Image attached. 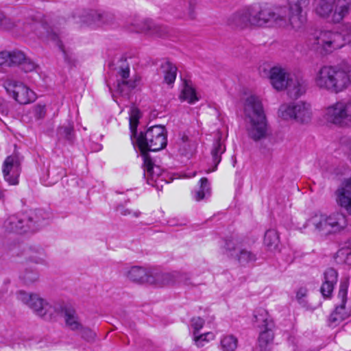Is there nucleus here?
<instances>
[{
    "label": "nucleus",
    "mask_w": 351,
    "mask_h": 351,
    "mask_svg": "<svg viewBox=\"0 0 351 351\" xmlns=\"http://www.w3.org/2000/svg\"><path fill=\"white\" fill-rule=\"evenodd\" d=\"M10 66L21 65L26 58L24 53L21 51H13L10 52Z\"/></svg>",
    "instance_id": "nucleus-39"
},
{
    "label": "nucleus",
    "mask_w": 351,
    "mask_h": 351,
    "mask_svg": "<svg viewBox=\"0 0 351 351\" xmlns=\"http://www.w3.org/2000/svg\"><path fill=\"white\" fill-rule=\"evenodd\" d=\"M215 337V335L213 332H208L200 335H194L193 341L197 347H203L206 345V343L213 340Z\"/></svg>",
    "instance_id": "nucleus-36"
},
{
    "label": "nucleus",
    "mask_w": 351,
    "mask_h": 351,
    "mask_svg": "<svg viewBox=\"0 0 351 351\" xmlns=\"http://www.w3.org/2000/svg\"><path fill=\"white\" fill-rule=\"evenodd\" d=\"M323 117L328 123L340 128L351 127V99H341L324 110Z\"/></svg>",
    "instance_id": "nucleus-10"
},
{
    "label": "nucleus",
    "mask_w": 351,
    "mask_h": 351,
    "mask_svg": "<svg viewBox=\"0 0 351 351\" xmlns=\"http://www.w3.org/2000/svg\"><path fill=\"white\" fill-rule=\"evenodd\" d=\"M351 1L315 0L314 10L317 15L334 23H340L349 13Z\"/></svg>",
    "instance_id": "nucleus-6"
},
{
    "label": "nucleus",
    "mask_w": 351,
    "mask_h": 351,
    "mask_svg": "<svg viewBox=\"0 0 351 351\" xmlns=\"http://www.w3.org/2000/svg\"><path fill=\"white\" fill-rule=\"evenodd\" d=\"M336 202L348 216H351V177L346 179L335 192Z\"/></svg>",
    "instance_id": "nucleus-18"
},
{
    "label": "nucleus",
    "mask_w": 351,
    "mask_h": 351,
    "mask_svg": "<svg viewBox=\"0 0 351 351\" xmlns=\"http://www.w3.org/2000/svg\"><path fill=\"white\" fill-rule=\"evenodd\" d=\"M10 52H0V65L10 66Z\"/></svg>",
    "instance_id": "nucleus-52"
},
{
    "label": "nucleus",
    "mask_w": 351,
    "mask_h": 351,
    "mask_svg": "<svg viewBox=\"0 0 351 351\" xmlns=\"http://www.w3.org/2000/svg\"><path fill=\"white\" fill-rule=\"evenodd\" d=\"M317 88L331 93L343 92L351 86V69L348 66H323L315 73Z\"/></svg>",
    "instance_id": "nucleus-2"
},
{
    "label": "nucleus",
    "mask_w": 351,
    "mask_h": 351,
    "mask_svg": "<svg viewBox=\"0 0 351 351\" xmlns=\"http://www.w3.org/2000/svg\"><path fill=\"white\" fill-rule=\"evenodd\" d=\"M133 31L149 36L163 37L167 34L165 27L156 25L150 20H143L134 25Z\"/></svg>",
    "instance_id": "nucleus-19"
},
{
    "label": "nucleus",
    "mask_w": 351,
    "mask_h": 351,
    "mask_svg": "<svg viewBox=\"0 0 351 351\" xmlns=\"http://www.w3.org/2000/svg\"><path fill=\"white\" fill-rule=\"evenodd\" d=\"M338 279V274L333 268L327 269L324 273L323 282L330 285H336Z\"/></svg>",
    "instance_id": "nucleus-40"
},
{
    "label": "nucleus",
    "mask_w": 351,
    "mask_h": 351,
    "mask_svg": "<svg viewBox=\"0 0 351 351\" xmlns=\"http://www.w3.org/2000/svg\"><path fill=\"white\" fill-rule=\"evenodd\" d=\"M335 285H330L329 283H322L321 287V293L324 298H330L333 291Z\"/></svg>",
    "instance_id": "nucleus-44"
},
{
    "label": "nucleus",
    "mask_w": 351,
    "mask_h": 351,
    "mask_svg": "<svg viewBox=\"0 0 351 351\" xmlns=\"http://www.w3.org/2000/svg\"><path fill=\"white\" fill-rule=\"evenodd\" d=\"M64 320L66 326L73 330H77L80 328H82V324L78 320L75 311L73 309L69 308L65 310Z\"/></svg>",
    "instance_id": "nucleus-28"
},
{
    "label": "nucleus",
    "mask_w": 351,
    "mask_h": 351,
    "mask_svg": "<svg viewBox=\"0 0 351 351\" xmlns=\"http://www.w3.org/2000/svg\"><path fill=\"white\" fill-rule=\"evenodd\" d=\"M348 217L341 212L330 215L317 213L306 221L308 227L313 228L322 236L336 235L343 232L348 227Z\"/></svg>",
    "instance_id": "nucleus-4"
},
{
    "label": "nucleus",
    "mask_w": 351,
    "mask_h": 351,
    "mask_svg": "<svg viewBox=\"0 0 351 351\" xmlns=\"http://www.w3.org/2000/svg\"><path fill=\"white\" fill-rule=\"evenodd\" d=\"M287 12L286 7L271 10L258 3L251 5L252 25L263 26L271 23L279 27L285 26L287 25Z\"/></svg>",
    "instance_id": "nucleus-8"
},
{
    "label": "nucleus",
    "mask_w": 351,
    "mask_h": 351,
    "mask_svg": "<svg viewBox=\"0 0 351 351\" xmlns=\"http://www.w3.org/2000/svg\"><path fill=\"white\" fill-rule=\"evenodd\" d=\"M7 93L20 104H27L36 99V94L23 82L8 78L3 82Z\"/></svg>",
    "instance_id": "nucleus-12"
},
{
    "label": "nucleus",
    "mask_w": 351,
    "mask_h": 351,
    "mask_svg": "<svg viewBox=\"0 0 351 351\" xmlns=\"http://www.w3.org/2000/svg\"><path fill=\"white\" fill-rule=\"evenodd\" d=\"M189 19H193L194 18V14H193V11H191L189 14V16H188Z\"/></svg>",
    "instance_id": "nucleus-57"
},
{
    "label": "nucleus",
    "mask_w": 351,
    "mask_h": 351,
    "mask_svg": "<svg viewBox=\"0 0 351 351\" xmlns=\"http://www.w3.org/2000/svg\"><path fill=\"white\" fill-rule=\"evenodd\" d=\"M3 188V184L1 182H0V200L3 198V192L1 191V189Z\"/></svg>",
    "instance_id": "nucleus-56"
},
{
    "label": "nucleus",
    "mask_w": 351,
    "mask_h": 351,
    "mask_svg": "<svg viewBox=\"0 0 351 351\" xmlns=\"http://www.w3.org/2000/svg\"><path fill=\"white\" fill-rule=\"evenodd\" d=\"M341 144L344 147V149L348 154V158L351 162V138H343L341 140Z\"/></svg>",
    "instance_id": "nucleus-46"
},
{
    "label": "nucleus",
    "mask_w": 351,
    "mask_h": 351,
    "mask_svg": "<svg viewBox=\"0 0 351 351\" xmlns=\"http://www.w3.org/2000/svg\"><path fill=\"white\" fill-rule=\"evenodd\" d=\"M42 210L21 213L10 216L3 223L7 232L25 233L37 229L36 224L43 219Z\"/></svg>",
    "instance_id": "nucleus-9"
},
{
    "label": "nucleus",
    "mask_w": 351,
    "mask_h": 351,
    "mask_svg": "<svg viewBox=\"0 0 351 351\" xmlns=\"http://www.w3.org/2000/svg\"><path fill=\"white\" fill-rule=\"evenodd\" d=\"M58 182L56 177H41L40 182L45 186H51Z\"/></svg>",
    "instance_id": "nucleus-50"
},
{
    "label": "nucleus",
    "mask_w": 351,
    "mask_h": 351,
    "mask_svg": "<svg viewBox=\"0 0 351 351\" xmlns=\"http://www.w3.org/2000/svg\"><path fill=\"white\" fill-rule=\"evenodd\" d=\"M254 322L261 329L273 327V322L267 311L264 308L257 310L254 315Z\"/></svg>",
    "instance_id": "nucleus-26"
},
{
    "label": "nucleus",
    "mask_w": 351,
    "mask_h": 351,
    "mask_svg": "<svg viewBox=\"0 0 351 351\" xmlns=\"http://www.w3.org/2000/svg\"><path fill=\"white\" fill-rule=\"evenodd\" d=\"M340 256H345L344 261L351 266V240L348 250H341L339 252Z\"/></svg>",
    "instance_id": "nucleus-48"
},
{
    "label": "nucleus",
    "mask_w": 351,
    "mask_h": 351,
    "mask_svg": "<svg viewBox=\"0 0 351 351\" xmlns=\"http://www.w3.org/2000/svg\"><path fill=\"white\" fill-rule=\"evenodd\" d=\"M204 324V320L199 317H193L191 321V326L193 329V336L197 335Z\"/></svg>",
    "instance_id": "nucleus-41"
},
{
    "label": "nucleus",
    "mask_w": 351,
    "mask_h": 351,
    "mask_svg": "<svg viewBox=\"0 0 351 351\" xmlns=\"http://www.w3.org/2000/svg\"><path fill=\"white\" fill-rule=\"evenodd\" d=\"M17 298L27 304L38 316L48 318L53 313V306L45 299L36 293H27L20 291L17 293Z\"/></svg>",
    "instance_id": "nucleus-13"
},
{
    "label": "nucleus",
    "mask_w": 351,
    "mask_h": 351,
    "mask_svg": "<svg viewBox=\"0 0 351 351\" xmlns=\"http://www.w3.org/2000/svg\"><path fill=\"white\" fill-rule=\"evenodd\" d=\"M47 36L53 40H57L58 41V43L59 44V40H58V36L54 34V33H52L51 32H47Z\"/></svg>",
    "instance_id": "nucleus-55"
},
{
    "label": "nucleus",
    "mask_w": 351,
    "mask_h": 351,
    "mask_svg": "<svg viewBox=\"0 0 351 351\" xmlns=\"http://www.w3.org/2000/svg\"><path fill=\"white\" fill-rule=\"evenodd\" d=\"M269 79L276 90L287 89L291 98H298L305 93L306 85L302 79L293 77L287 69L274 66L269 71Z\"/></svg>",
    "instance_id": "nucleus-5"
},
{
    "label": "nucleus",
    "mask_w": 351,
    "mask_h": 351,
    "mask_svg": "<svg viewBox=\"0 0 351 351\" xmlns=\"http://www.w3.org/2000/svg\"><path fill=\"white\" fill-rule=\"evenodd\" d=\"M147 183L157 190H162L164 184L169 183L171 181L165 180L162 177H145Z\"/></svg>",
    "instance_id": "nucleus-38"
},
{
    "label": "nucleus",
    "mask_w": 351,
    "mask_h": 351,
    "mask_svg": "<svg viewBox=\"0 0 351 351\" xmlns=\"http://www.w3.org/2000/svg\"><path fill=\"white\" fill-rule=\"evenodd\" d=\"M226 24L232 29H243L253 26L251 5L246 6L232 13L226 19Z\"/></svg>",
    "instance_id": "nucleus-16"
},
{
    "label": "nucleus",
    "mask_w": 351,
    "mask_h": 351,
    "mask_svg": "<svg viewBox=\"0 0 351 351\" xmlns=\"http://www.w3.org/2000/svg\"><path fill=\"white\" fill-rule=\"evenodd\" d=\"M308 290L306 287H300L296 291V300L302 305L306 304V298L307 297Z\"/></svg>",
    "instance_id": "nucleus-42"
},
{
    "label": "nucleus",
    "mask_w": 351,
    "mask_h": 351,
    "mask_svg": "<svg viewBox=\"0 0 351 351\" xmlns=\"http://www.w3.org/2000/svg\"><path fill=\"white\" fill-rule=\"evenodd\" d=\"M225 151V146L220 140H217L213 143L211 150V157L213 165L208 168H204L201 170V173H210L214 171L221 161V156Z\"/></svg>",
    "instance_id": "nucleus-22"
},
{
    "label": "nucleus",
    "mask_w": 351,
    "mask_h": 351,
    "mask_svg": "<svg viewBox=\"0 0 351 351\" xmlns=\"http://www.w3.org/2000/svg\"><path fill=\"white\" fill-rule=\"evenodd\" d=\"M295 104L285 103L280 106L278 111V117L284 120H294L295 117Z\"/></svg>",
    "instance_id": "nucleus-27"
},
{
    "label": "nucleus",
    "mask_w": 351,
    "mask_h": 351,
    "mask_svg": "<svg viewBox=\"0 0 351 351\" xmlns=\"http://www.w3.org/2000/svg\"><path fill=\"white\" fill-rule=\"evenodd\" d=\"M127 278L137 283H147L162 287L173 283V276L162 274L154 268L134 266L128 269Z\"/></svg>",
    "instance_id": "nucleus-7"
},
{
    "label": "nucleus",
    "mask_w": 351,
    "mask_h": 351,
    "mask_svg": "<svg viewBox=\"0 0 351 351\" xmlns=\"http://www.w3.org/2000/svg\"><path fill=\"white\" fill-rule=\"evenodd\" d=\"M119 74L121 76L122 80L120 82L119 81L118 84L119 83L121 84L123 81H128L127 79L130 76V68H129V66H127L126 67L121 68L119 71Z\"/></svg>",
    "instance_id": "nucleus-51"
},
{
    "label": "nucleus",
    "mask_w": 351,
    "mask_h": 351,
    "mask_svg": "<svg viewBox=\"0 0 351 351\" xmlns=\"http://www.w3.org/2000/svg\"><path fill=\"white\" fill-rule=\"evenodd\" d=\"M185 139L186 140V139H187V137H186V136H184L182 137V140L184 141H185Z\"/></svg>",
    "instance_id": "nucleus-58"
},
{
    "label": "nucleus",
    "mask_w": 351,
    "mask_h": 351,
    "mask_svg": "<svg viewBox=\"0 0 351 351\" xmlns=\"http://www.w3.org/2000/svg\"><path fill=\"white\" fill-rule=\"evenodd\" d=\"M314 39L316 48L322 49L326 53L342 47L344 45L343 40L351 46V27L350 33L344 38L340 34L330 31H322L319 33V35L315 36Z\"/></svg>",
    "instance_id": "nucleus-11"
},
{
    "label": "nucleus",
    "mask_w": 351,
    "mask_h": 351,
    "mask_svg": "<svg viewBox=\"0 0 351 351\" xmlns=\"http://www.w3.org/2000/svg\"><path fill=\"white\" fill-rule=\"evenodd\" d=\"M8 185H16L19 184L18 177H3Z\"/></svg>",
    "instance_id": "nucleus-54"
},
{
    "label": "nucleus",
    "mask_w": 351,
    "mask_h": 351,
    "mask_svg": "<svg viewBox=\"0 0 351 351\" xmlns=\"http://www.w3.org/2000/svg\"><path fill=\"white\" fill-rule=\"evenodd\" d=\"M226 248L231 252V256L237 257L241 263H247L256 260V256L251 252L241 248L236 239L226 241Z\"/></svg>",
    "instance_id": "nucleus-20"
},
{
    "label": "nucleus",
    "mask_w": 351,
    "mask_h": 351,
    "mask_svg": "<svg viewBox=\"0 0 351 351\" xmlns=\"http://www.w3.org/2000/svg\"><path fill=\"white\" fill-rule=\"evenodd\" d=\"M180 99L181 101H186L190 104H195L199 100L195 90L190 82H184L183 88L180 95Z\"/></svg>",
    "instance_id": "nucleus-24"
},
{
    "label": "nucleus",
    "mask_w": 351,
    "mask_h": 351,
    "mask_svg": "<svg viewBox=\"0 0 351 351\" xmlns=\"http://www.w3.org/2000/svg\"><path fill=\"white\" fill-rule=\"evenodd\" d=\"M78 17L79 23L93 27L109 24L113 19L111 14L97 10H84Z\"/></svg>",
    "instance_id": "nucleus-15"
},
{
    "label": "nucleus",
    "mask_w": 351,
    "mask_h": 351,
    "mask_svg": "<svg viewBox=\"0 0 351 351\" xmlns=\"http://www.w3.org/2000/svg\"><path fill=\"white\" fill-rule=\"evenodd\" d=\"M78 330H80L82 337L87 341L93 340L96 336L95 333L88 328H85L82 326Z\"/></svg>",
    "instance_id": "nucleus-43"
},
{
    "label": "nucleus",
    "mask_w": 351,
    "mask_h": 351,
    "mask_svg": "<svg viewBox=\"0 0 351 351\" xmlns=\"http://www.w3.org/2000/svg\"><path fill=\"white\" fill-rule=\"evenodd\" d=\"M305 0H298L287 8V22L289 21L292 28L298 30L302 28L306 22V14L303 12L302 4Z\"/></svg>",
    "instance_id": "nucleus-17"
},
{
    "label": "nucleus",
    "mask_w": 351,
    "mask_h": 351,
    "mask_svg": "<svg viewBox=\"0 0 351 351\" xmlns=\"http://www.w3.org/2000/svg\"><path fill=\"white\" fill-rule=\"evenodd\" d=\"M57 135L60 141H72L75 136L73 125L68 123L67 124L58 127Z\"/></svg>",
    "instance_id": "nucleus-29"
},
{
    "label": "nucleus",
    "mask_w": 351,
    "mask_h": 351,
    "mask_svg": "<svg viewBox=\"0 0 351 351\" xmlns=\"http://www.w3.org/2000/svg\"><path fill=\"white\" fill-rule=\"evenodd\" d=\"M10 27V20L0 11V27L9 29Z\"/></svg>",
    "instance_id": "nucleus-53"
},
{
    "label": "nucleus",
    "mask_w": 351,
    "mask_h": 351,
    "mask_svg": "<svg viewBox=\"0 0 351 351\" xmlns=\"http://www.w3.org/2000/svg\"><path fill=\"white\" fill-rule=\"evenodd\" d=\"M137 143L143 160L144 174L160 176V173L155 170L159 169V167L154 164L147 152H158L166 147L167 139L165 127L154 125L148 128L138 137Z\"/></svg>",
    "instance_id": "nucleus-1"
},
{
    "label": "nucleus",
    "mask_w": 351,
    "mask_h": 351,
    "mask_svg": "<svg viewBox=\"0 0 351 351\" xmlns=\"http://www.w3.org/2000/svg\"><path fill=\"white\" fill-rule=\"evenodd\" d=\"M295 121L300 123H309L313 117V112L310 104L304 101H298L295 104Z\"/></svg>",
    "instance_id": "nucleus-21"
},
{
    "label": "nucleus",
    "mask_w": 351,
    "mask_h": 351,
    "mask_svg": "<svg viewBox=\"0 0 351 351\" xmlns=\"http://www.w3.org/2000/svg\"><path fill=\"white\" fill-rule=\"evenodd\" d=\"M21 66L25 72H31L34 71L36 68L35 64L27 58H25Z\"/></svg>",
    "instance_id": "nucleus-45"
},
{
    "label": "nucleus",
    "mask_w": 351,
    "mask_h": 351,
    "mask_svg": "<svg viewBox=\"0 0 351 351\" xmlns=\"http://www.w3.org/2000/svg\"><path fill=\"white\" fill-rule=\"evenodd\" d=\"M1 104H2V100H1V99L0 98V106H1Z\"/></svg>",
    "instance_id": "nucleus-59"
},
{
    "label": "nucleus",
    "mask_w": 351,
    "mask_h": 351,
    "mask_svg": "<svg viewBox=\"0 0 351 351\" xmlns=\"http://www.w3.org/2000/svg\"><path fill=\"white\" fill-rule=\"evenodd\" d=\"M20 165L21 160L19 156L14 154L8 156L3 165V175L9 176L10 173L13 174L19 173Z\"/></svg>",
    "instance_id": "nucleus-23"
},
{
    "label": "nucleus",
    "mask_w": 351,
    "mask_h": 351,
    "mask_svg": "<svg viewBox=\"0 0 351 351\" xmlns=\"http://www.w3.org/2000/svg\"><path fill=\"white\" fill-rule=\"evenodd\" d=\"M140 118V111L136 108H132L130 109V129L132 133V135H134L136 132V128L138 124V121Z\"/></svg>",
    "instance_id": "nucleus-35"
},
{
    "label": "nucleus",
    "mask_w": 351,
    "mask_h": 351,
    "mask_svg": "<svg viewBox=\"0 0 351 351\" xmlns=\"http://www.w3.org/2000/svg\"><path fill=\"white\" fill-rule=\"evenodd\" d=\"M274 340V332L272 327L263 328L260 332L258 343L261 348H266L268 345L271 344Z\"/></svg>",
    "instance_id": "nucleus-33"
},
{
    "label": "nucleus",
    "mask_w": 351,
    "mask_h": 351,
    "mask_svg": "<svg viewBox=\"0 0 351 351\" xmlns=\"http://www.w3.org/2000/svg\"><path fill=\"white\" fill-rule=\"evenodd\" d=\"M200 186L199 190H197L193 193V198L195 200L199 202L207 195H210V187L206 178H202L199 180Z\"/></svg>",
    "instance_id": "nucleus-31"
},
{
    "label": "nucleus",
    "mask_w": 351,
    "mask_h": 351,
    "mask_svg": "<svg viewBox=\"0 0 351 351\" xmlns=\"http://www.w3.org/2000/svg\"><path fill=\"white\" fill-rule=\"evenodd\" d=\"M163 69L165 73V81L169 84L173 83L176 78V66L171 62H167L163 64Z\"/></svg>",
    "instance_id": "nucleus-34"
},
{
    "label": "nucleus",
    "mask_w": 351,
    "mask_h": 351,
    "mask_svg": "<svg viewBox=\"0 0 351 351\" xmlns=\"http://www.w3.org/2000/svg\"><path fill=\"white\" fill-rule=\"evenodd\" d=\"M118 211L124 216L132 215L134 217H138L141 215V212L138 210H132L124 208H118Z\"/></svg>",
    "instance_id": "nucleus-49"
},
{
    "label": "nucleus",
    "mask_w": 351,
    "mask_h": 351,
    "mask_svg": "<svg viewBox=\"0 0 351 351\" xmlns=\"http://www.w3.org/2000/svg\"><path fill=\"white\" fill-rule=\"evenodd\" d=\"M263 243L268 250H276L280 243L279 234L277 230L275 229L267 230L265 234Z\"/></svg>",
    "instance_id": "nucleus-25"
},
{
    "label": "nucleus",
    "mask_w": 351,
    "mask_h": 351,
    "mask_svg": "<svg viewBox=\"0 0 351 351\" xmlns=\"http://www.w3.org/2000/svg\"><path fill=\"white\" fill-rule=\"evenodd\" d=\"M141 77L136 75L132 79L128 81H123L121 84H117V90L120 93L125 91V87L127 86L129 90L136 88L141 82Z\"/></svg>",
    "instance_id": "nucleus-37"
},
{
    "label": "nucleus",
    "mask_w": 351,
    "mask_h": 351,
    "mask_svg": "<svg viewBox=\"0 0 351 351\" xmlns=\"http://www.w3.org/2000/svg\"><path fill=\"white\" fill-rule=\"evenodd\" d=\"M46 114L45 105L38 104L34 107V115L37 119H43Z\"/></svg>",
    "instance_id": "nucleus-47"
},
{
    "label": "nucleus",
    "mask_w": 351,
    "mask_h": 351,
    "mask_svg": "<svg viewBox=\"0 0 351 351\" xmlns=\"http://www.w3.org/2000/svg\"><path fill=\"white\" fill-rule=\"evenodd\" d=\"M23 282L27 285L34 284L39 279V274L37 271L32 269H25L19 276Z\"/></svg>",
    "instance_id": "nucleus-32"
},
{
    "label": "nucleus",
    "mask_w": 351,
    "mask_h": 351,
    "mask_svg": "<svg viewBox=\"0 0 351 351\" xmlns=\"http://www.w3.org/2000/svg\"><path fill=\"white\" fill-rule=\"evenodd\" d=\"M244 114L248 136L254 141H259L267 136V123L260 98L250 95L244 103Z\"/></svg>",
    "instance_id": "nucleus-3"
},
{
    "label": "nucleus",
    "mask_w": 351,
    "mask_h": 351,
    "mask_svg": "<svg viewBox=\"0 0 351 351\" xmlns=\"http://www.w3.org/2000/svg\"><path fill=\"white\" fill-rule=\"evenodd\" d=\"M347 293L348 285L346 283H341L338 293V298L341 300V304L336 307L328 319L330 324L332 326H337L350 316V311H347L345 307L347 301Z\"/></svg>",
    "instance_id": "nucleus-14"
},
{
    "label": "nucleus",
    "mask_w": 351,
    "mask_h": 351,
    "mask_svg": "<svg viewBox=\"0 0 351 351\" xmlns=\"http://www.w3.org/2000/svg\"><path fill=\"white\" fill-rule=\"evenodd\" d=\"M238 346V339L232 335L222 336L220 340V348L222 351H235Z\"/></svg>",
    "instance_id": "nucleus-30"
}]
</instances>
